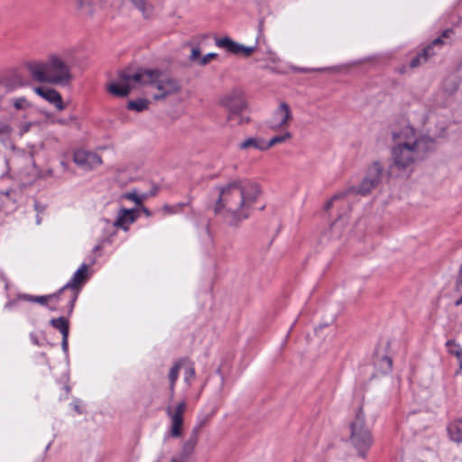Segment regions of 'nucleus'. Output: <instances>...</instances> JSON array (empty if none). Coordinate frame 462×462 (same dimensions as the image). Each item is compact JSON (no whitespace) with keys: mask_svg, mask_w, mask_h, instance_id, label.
I'll list each match as a JSON object with an SVG mask.
<instances>
[{"mask_svg":"<svg viewBox=\"0 0 462 462\" xmlns=\"http://www.w3.org/2000/svg\"><path fill=\"white\" fill-rule=\"evenodd\" d=\"M392 139L394 145L391 151V173L397 171L402 175H408L412 171L414 165L422 161L435 148L432 138L409 125L398 130H393Z\"/></svg>","mask_w":462,"mask_h":462,"instance_id":"f257e3e1","label":"nucleus"},{"mask_svg":"<svg viewBox=\"0 0 462 462\" xmlns=\"http://www.w3.org/2000/svg\"><path fill=\"white\" fill-rule=\"evenodd\" d=\"M219 198L214 207L216 215L221 216L230 226L249 217L253 207L261 194L260 186L250 180H234L218 188Z\"/></svg>","mask_w":462,"mask_h":462,"instance_id":"f03ea898","label":"nucleus"},{"mask_svg":"<svg viewBox=\"0 0 462 462\" xmlns=\"http://www.w3.org/2000/svg\"><path fill=\"white\" fill-rule=\"evenodd\" d=\"M142 85H151L157 90L152 95L154 100H164L170 96L180 94L182 89L179 79L163 71L143 69L134 71L125 69L118 73L117 81L107 86V90L114 96L126 97L133 88Z\"/></svg>","mask_w":462,"mask_h":462,"instance_id":"7ed1b4c3","label":"nucleus"},{"mask_svg":"<svg viewBox=\"0 0 462 462\" xmlns=\"http://www.w3.org/2000/svg\"><path fill=\"white\" fill-rule=\"evenodd\" d=\"M26 68L37 82L68 87L73 80L71 68L58 54H51L45 60L28 62Z\"/></svg>","mask_w":462,"mask_h":462,"instance_id":"20e7f679","label":"nucleus"},{"mask_svg":"<svg viewBox=\"0 0 462 462\" xmlns=\"http://www.w3.org/2000/svg\"><path fill=\"white\" fill-rule=\"evenodd\" d=\"M383 165L380 162H374L367 169L365 178L358 187H352L345 191L335 194L326 204L325 209L328 210L335 202L344 199L349 194H360L366 196L375 189L383 177Z\"/></svg>","mask_w":462,"mask_h":462,"instance_id":"39448f33","label":"nucleus"},{"mask_svg":"<svg viewBox=\"0 0 462 462\" xmlns=\"http://www.w3.org/2000/svg\"><path fill=\"white\" fill-rule=\"evenodd\" d=\"M351 435L350 440L354 447L357 449L361 457H365L366 451L373 444V438L370 430L365 425V415L362 409H359L355 420L350 425Z\"/></svg>","mask_w":462,"mask_h":462,"instance_id":"423d86ee","label":"nucleus"},{"mask_svg":"<svg viewBox=\"0 0 462 462\" xmlns=\"http://www.w3.org/2000/svg\"><path fill=\"white\" fill-rule=\"evenodd\" d=\"M187 409L185 400L179 402L175 406H168L166 413L171 420L169 435L172 438H180L183 434V415Z\"/></svg>","mask_w":462,"mask_h":462,"instance_id":"0eeeda50","label":"nucleus"},{"mask_svg":"<svg viewBox=\"0 0 462 462\" xmlns=\"http://www.w3.org/2000/svg\"><path fill=\"white\" fill-rule=\"evenodd\" d=\"M220 105L228 111V119H232L237 111H244L247 106L244 93L239 88L232 89L222 96Z\"/></svg>","mask_w":462,"mask_h":462,"instance_id":"6e6552de","label":"nucleus"},{"mask_svg":"<svg viewBox=\"0 0 462 462\" xmlns=\"http://www.w3.org/2000/svg\"><path fill=\"white\" fill-rule=\"evenodd\" d=\"M292 111L289 104L280 102L278 107L273 111L267 125L271 130L277 131L287 128L292 120Z\"/></svg>","mask_w":462,"mask_h":462,"instance_id":"1a4fd4ad","label":"nucleus"},{"mask_svg":"<svg viewBox=\"0 0 462 462\" xmlns=\"http://www.w3.org/2000/svg\"><path fill=\"white\" fill-rule=\"evenodd\" d=\"M88 265L83 263L78 271L74 273L71 280L65 284L58 292V294L64 293L68 290H70L69 304L70 308H73L74 302L78 297V291L82 284L88 280Z\"/></svg>","mask_w":462,"mask_h":462,"instance_id":"9d476101","label":"nucleus"},{"mask_svg":"<svg viewBox=\"0 0 462 462\" xmlns=\"http://www.w3.org/2000/svg\"><path fill=\"white\" fill-rule=\"evenodd\" d=\"M199 434V427H195L187 441L176 457L162 456L165 462H187L189 457L193 454L198 443Z\"/></svg>","mask_w":462,"mask_h":462,"instance_id":"9b49d317","label":"nucleus"},{"mask_svg":"<svg viewBox=\"0 0 462 462\" xmlns=\"http://www.w3.org/2000/svg\"><path fill=\"white\" fill-rule=\"evenodd\" d=\"M215 43L218 48L224 49L232 54L244 57H249L255 51V47H246L229 37L217 38Z\"/></svg>","mask_w":462,"mask_h":462,"instance_id":"f8f14e48","label":"nucleus"},{"mask_svg":"<svg viewBox=\"0 0 462 462\" xmlns=\"http://www.w3.org/2000/svg\"><path fill=\"white\" fill-rule=\"evenodd\" d=\"M75 163L83 170L89 171L100 166L103 163L101 157L92 152L78 150L74 152Z\"/></svg>","mask_w":462,"mask_h":462,"instance_id":"ddd939ff","label":"nucleus"},{"mask_svg":"<svg viewBox=\"0 0 462 462\" xmlns=\"http://www.w3.org/2000/svg\"><path fill=\"white\" fill-rule=\"evenodd\" d=\"M34 92L52 104L59 111L65 109L66 106L62 101L61 95L56 89L46 87H36Z\"/></svg>","mask_w":462,"mask_h":462,"instance_id":"4468645a","label":"nucleus"},{"mask_svg":"<svg viewBox=\"0 0 462 462\" xmlns=\"http://www.w3.org/2000/svg\"><path fill=\"white\" fill-rule=\"evenodd\" d=\"M138 217V211L136 209L121 208L118 213L114 226L128 230L129 226L133 224Z\"/></svg>","mask_w":462,"mask_h":462,"instance_id":"2eb2a0df","label":"nucleus"},{"mask_svg":"<svg viewBox=\"0 0 462 462\" xmlns=\"http://www.w3.org/2000/svg\"><path fill=\"white\" fill-rule=\"evenodd\" d=\"M144 19H150L154 13V6L148 0H129Z\"/></svg>","mask_w":462,"mask_h":462,"instance_id":"dca6fc26","label":"nucleus"},{"mask_svg":"<svg viewBox=\"0 0 462 462\" xmlns=\"http://www.w3.org/2000/svg\"><path fill=\"white\" fill-rule=\"evenodd\" d=\"M449 438L455 442H462V419L455 420L448 426Z\"/></svg>","mask_w":462,"mask_h":462,"instance_id":"f3484780","label":"nucleus"},{"mask_svg":"<svg viewBox=\"0 0 462 462\" xmlns=\"http://www.w3.org/2000/svg\"><path fill=\"white\" fill-rule=\"evenodd\" d=\"M240 149L246 150L249 148H254L259 151H267L266 142L262 138L251 137L245 140L239 144Z\"/></svg>","mask_w":462,"mask_h":462,"instance_id":"a211bd4d","label":"nucleus"},{"mask_svg":"<svg viewBox=\"0 0 462 462\" xmlns=\"http://www.w3.org/2000/svg\"><path fill=\"white\" fill-rule=\"evenodd\" d=\"M443 44L444 42L441 40V38H436L433 40L431 43L426 46L420 52L423 56V61L426 62L430 58L435 55L433 47H441Z\"/></svg>","mask_w":462,"mask_h":462,"instance_id":"6ab92c4d","label":"nucleus"},{"mask_svg":"<svg viewBox=\"0 0 462 462\" xmlns=\"http://www.w3.org/2000/svg\"><path fill=\"white\" fill-rule=\"evenodd\" d=\"M51 324L53 328L60 330L62 336L69 337V321L66 318L52 319Z\"/></svg>","mask_w":462,"mask_h":462,"instance_id":"aec40b11","label":"nucleus"},{"mask_svg":"<svg viewBox=\"0 0 462 462\" xmlns=\"http://www.w3.org/2000/svg\"><path fill=\"white\" fill-rule=\"evenodd\" d=\"M448 352L450 355L455 356L459 362V368L462 369V347L457 344L454 340H448L446 343Z\"/></svg>","mask_w":462,"mask_h":462,"instance_id":"412c9836","label":"nucleus"},{"mask_svg":"<svg viewBox=\"0 0 462 462\" xmlns=\"http://www.w3.org/2000/svg\"><path fill=\"white\" fill-rule=\"evenodd\" d=\"M291 138H292V134L289 131H285L282 134L275 135L273 138H271L268 142H266L267 150H269L270 148H272L277 144L286 143L287 141L291 140Z\"/></svg>","mask_w":462,"mask_h":462,"instance_id":"4be33fe9","label":"nucleus"},{"mask_svg":"<svg viewBox=\"0 0 462 462\" xmlns=\"http://www.w3.org/2000/svg\"><path fill=\"white\" fill-rule=\"evenodd\" d=\"M150 101L147 99L140 98L137 100H131L128 102L127 108L136 112H142L148 108Z\"/></svg>","mask_w":462,"mask_h":462,"instance_id":"5701e85b","label":"nucleus"},{"mask_svg":"<svg viewBox=\"0 0 462 462\" xmlns=\"http://www.w3.org/2000/svg\"><path fill=\"white\" fill-rule=\"evenodd\" d=\"M180 366H181V361H179L170 370L169 381H170V390L171 393L174 392V387H175L176 381L179 377Z\"/></svg>","mask_w":462,"mask_h":462,"instance_id":"b1692460","label":"nucleus"},{"mask_svg":"<svg viewBox=\"0 0 462 462\" xmlns=\"http://www.w3.org/2000/svg\"><path fill=\"white\" fill-rule=\"evenodd\" d=\"M227 123L230 126H236L246 124L249 122V118L243 115V111H237L236 116L232 119H228V116H226Z\"/></svg>","mask_w":462,"mask_h":462,"instance_id":"393cba45","label":"nucleus"},{"mask_svg":"<svg viewBox=\"0 0 462 462\" xmlns=\"http://www.w3.org/2000/svg\"><path fill=\"white\" fill-rule=\"evenodd\" d=\"M58 294H51L46 296H32L25 294L23 298L28 301L37 302L39 304L44 305L48 302V300L57 297Z\"/></svg>","mask_w":462,"mask_h":462,"instance_id":"a878e982","label":"nucleus"},{"mask_svg":"<svg viewBox=\"0 0 462 462\" xmlns=\"http://www.w3.org/2000/svg\"><path fill=\"white\" fill-rule=\"evenodd\" d=\"M13 105L16 110H26L31 106L30 102L23 97L14 98Z\"/></svg>","mask_w":462,"mask_h":462,"instance_id":"bb28decb","label":"nucleus"},{"mask_svg":"<svg viewBox=\"0 0 462 462\" xmlns=\"http://www.w3.org/2000/svg\"><path fill=\"white\" fill-rule=\"evenodd\" d=\"M12 134V127L9 125L3 124L0 125V141L3 143L10 139Z\"/></svg>","mask_w":462,"mask_h":462,"instance_id":"cd10ccee","label":"nucleus"},{"mask_svg":"<svg viewBox=\"0 0 462 462\" xmlns=\"http://www.w3.org/2000/svg\"><path fill=\"white\" fill-rule=\"evenodd\" d=\"M123 198L134 201L136 205H142L144 199H146L145 195L138 196L135 191L127 192L123 195Z\"/></svg>","mask_w":462,"mask_h":462,"instance_id":"c85d7f7f","label":"nucleus"},{"mask_svg":"<svg viewBox=\"0 0 462 462\" xmlns=\"http://www.w3.org/2000/svg\"><path fill=\"white\" fill-rule=\"evenodd\" d=\"M34 208L37 211L36 223H37V225H40L42 223V218L40 217L39 215L42 213H44V211L46 209V206L38 201H35Z\"/></svg>","mask_w":462,"mask_h":462,"instance_id":"c756f323","label":"nucleus"},{"mask_svg":"<svg viewBox=\"0 0 462 462\" xmlns=\"http://www.w3.org/2000/svg\"><path fill=\"white\" fill-rule=\"evenodd\" d=\"M183 205L179 204L176 206L164 205L162 210L167 214H174L181 210Z\"/></svg>","mask_w":462,"mask_h":462,"instance_id":"7c9ffc66","label":"nucleus"},{"mask_svg":"<svg viewBox=\"0 0 462 462\" xmlns=\"http://www.w3.org/2000/svg\"><path fill=\"white\" fill-rule=\"evenodd\" d=\"M201 52H200V50L199 48L198 47H193L192 50H191V53H190V56H189V60L190 61L192 62H198L199 64V60L201 59Z\"/></svg>","mask_w":462,"mask_h":462,"instance_id":"2f4dec72","label":"nucleus"},{"mask_svg":"<svg viewBox=\"0 0 462 462\" xmlns=\"http://www.w3.org/2000/svg\"><path fill=\"white\" fill-rule=\"evenodd\" d=\"M422 63H424L423 61V56L421 53H419L418 55H416L415 57H413L410 62V68L411 69H414V68H417L419 67L420 65H421Z\"/></svg>","mask_w":462,"mask_h":462,"instance_id":"473e14b6","label":"nucleus"},{"mask_svg":"<svg viewBox=\"0 0 462 462\" xmlns=\"http://www.w3.org/2000/svg\"><path fill=\"white\" fill-rule=\"evenodd\" d=\"M76 5L79 10H82L84 8H92L93 3L88 0H76Z\"/></svg>","mask_w":462,"mask_h":462,"instance_id":"72a5a7b5","label":"nucleus"},{"mask_svg":"<svg viewBox=\"0 0 462 462\" xmlns=\"http://www.w3.org/2000/svg\"><path fill=\"white\" fill-rule=\"evenodd\" d=\"M217 57V54L216 53H208L205 56H203L200 60H199V65L201 66H205L207 65L212 59H215Z\"/></svg>","mask_w":462,"mask_h":462,"instance_id":"f704fd0d","label":"nucleus"},{"mask_svg":"<svg viewBox=\"0 0 462 462\" xmlns=\"http://www.w3.org/2000/svg\"><path fill=\"white\" fill-rule=\"evenodd\" d=\"M75 120H76V116H70L69 118H58L55 120V123L62 125H67L70 122H73Z\"/></svg>","mask_w":462,"mask_h":462,"instance_id":"c9c22d12","label":"nucleus"},{"mask_svg":"<svg viewBox=\"0 0 462 462\" xmlns=\"http://www.w3.org/2000/svg\"><path fill=\"white\" fill-rule=\"evenodd\" d=\"M195 376V370L193 367H189L185 374V381L189 383L190 380Z\"/></svg>","mask_w":462,"mask_h":462,"instance_id":"e433bc0d","label":"nucleus"},{"mask_svg":"<svg viewBox=\"0 0 462 462\" xmlns=\"http://www.w3.org/2000/svg\"><path fill=\"white\" fill-rule=\"evenodd\" d=\"M453 34L454 31L452 29H446L442 32L441 36L439 38H441V40L443 41V38H450Z\"/></svg>","mask_w":462,"mask_h":462,"instance_id":"4c0bfd02","label":"nucleus"},{"mask_svg":"<svg viewBox=\"0 0 462 462\" xmlns=\"http://www.w3.org/2000/svg\"><path fill=\"white\" fill-rule=\"evenodd\" d=\"M32 125V123H24V124L21 125L20 134H23L27 133L30 130Z\"/></svg>","mask_w":462,"mask_h":462,"instance_id":"58836bf2","label":"nucleus"},{"mask_svg":"<svg viewBox=\"0 0 462 462\" xmlns=\"http://www.w3.org/2000/svg\"><path fill=\"white\" fill-rule=\"evenodd\" d=\"M62 347L64 350L68 348V337L62 336Z\"/></svg>","mask_w":462,"mask_h":462,"instance_id":"ea45409f","label":"nucleus"},{"mask_svg":"<svg viewBox=\"0 0 462 462\" xmlns=\"http://www.w3.org/2000/svg\"><path fill=\"white\" fill-rule=\"evenodd\" d=\"M142 211L143 212V214L146 216V217H150L152 215L151 211L144 208V207H142Z\"/></svg>","mask_w":462,"mask_h":462,"instance_id":"a19ab883","label":"nucleus"},{"mask_svg":"<svg viewBox=\"0 0 462 462\" xmlns=\"http://www.w3.org/2000/svg\"><path fill=\"white\" fill-rule=\"evenodd\" d=\"M207 421H208V419H204L203 420L199 421V423L197 426V427H199V430L207 423Z\"/></svg>","mask_w":462,"mask_h":462,"instance_id":"79ce46f5","label":"nucleus"},{"mask_svg":"<svg viewBox=\"0 0 462 462\" xmlns=\"http://www.w3.org/2000/svg\"><path fill=\"white\" fill-rule=\"evenodd\" d=\"M398 71H399L400 73H402H402H405V72H406V67H405V66L401 67V68L398 69Z\"/></svg>","mask_w":462,"mask_h":462,"instance_id":"37998d69","label":"nucleus"},{"mask_svg":"<svg viewBox=\"0 0 462 462\" xmlns=\"http://www.w3.org/2000/svg\"><path fill=\"white\" fill-rule=\"evenodd\" d=\"M383 359L387 362L388 366L391 367V365H392L391 359L389 357H384Z\"/></svg>","mask_w":462,"mask_h":462,"instance_id":"c03bdc74","label":"nucleus"},{"mask_svg":"<svg viewBox=\"0 0 462 462\" xmlns=\"http://www.w3.org/2000/svg\"><path fill=\"white\" fill-rule=\"evenodd\" d=\"M456 306H459L462 304V296L456 301Z\"/></svg>","mask_w":462,"mask_h":462,"instance_id":"a18cd8bd","label":"nucleus"},{"mask_svg":"<svg viewBox=\"0 0 462 462\" xmlns=\"http://www.w3.org/2000/svg\"><path fill=\"white\" fill-rule=\"evenodd\" d=\"M156 462H165V459L160 457Z\"/></svg>","mask_w":462,"mask_h":462,"instance_id":"49530a36","label":"nucleus"},{"mask_svg":"<svg viewBox=\"0 0 462 462\" xmlns=\"http://www.w3.org/2000/svg\"><path fill=\"white\" fill-rule=\"evenodd\" d=\"M99 249H100V246H99V245H97V246H96V247H95V250H96V251H97V250H99Z\"/></svg>","mask_w":462,"mask_h":462,"instance_id":"de8ad7c7","label":"nucleus"}]
</instances>
